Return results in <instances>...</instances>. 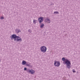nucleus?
Listing matches in <instances>:
<instances>
[{"mask_svg":"<svg viewBox=\"0 0 80 80\" xmlns=\"http://www.w3.org/2000/svg\"><path fill=\"white\" fill-rule=\"evenodd\" d=\"M28 32H31V30L28 29Z\"/></svg>","mask_w":80,"mask_h":80,"instance_id":"a211bd4d","label":"nucleus"},{"mask_svg":"<svg viewBox=\"0 0 80 80\" xmlns=\"http://www.w3.org/2000/svg\"><path fill=\"white\" fill-rule=\"evenodd\" d=\"M26 66H27L28 67H30V63L27 62L26 64Z\"/></svg>","mask_w":80,"mask_h":80,"instance_id":"9b49d317","label":"nucleus"},{"mask_svg":"<svg viewBox=\"0 0 80 80\" xmlns=\"http://www.w3.org/2000/svg\"><path fill=\"white\" fill-rule=\"evenodd\" d=\"M62 61H64L63 62V64L64 65H65V64H66L67 68L69 69L71 68V63L70 62V61L67 59H65V58H62Z\"/></svg>","mask_w":80,"mask_h":80,"instance_id":"f257e3e1","label":"nucleus"},{"mask_svg":"<svg viewBox=\"0 0 80 80\" xmlns=\"http://www.w3.org/2000/svg\"><path fill=\"white\" fill-rule=\"evenodd\" d=\"M24 70H25V71H26V70H27V68H24Z\"/></svg>","mask_w":80,"mask_h":80,"instance_id":"f3484780","label":"nucleus"},{"mask_svg":"<svg viewBox=\"0 0 80 80\" xmlns=\"http://www.w3.org/2000/svg\"><path fill=\"white\" fill-rule=\"evenodd\" d=\"M72 72H73V73H76V71H75L74 69L72 70Z\"/></svg>","mask_w":80,"mask_h":80,"instance_id":"2eb2a0df","label":"nucleus"},{"mask_svg":"<svg viewBox=\"0 0 80 80\" xmlns=\"http://www.w3.org/2000/svg\"><path fill=\"white\" fill-rule=\"evenodd\" d=\"M16 32H17V33H18L19 32H21V31H20V29H17L16 30Z\"/></svg>","mask_w":80,"mask_h":80,"instance_id":"9d476101","label":"nucleus"},{"mask_svg":"<svg viewBox=\"0 0 80 80\" xmlns=\"http://www.w3.org/2000/svg\"><path fill=\"white\" fill-rule=\"evenodd\" d=\"M14 42H21L22 41V38H20V37H19V36H18L17 38L15 39H14Z\"/></svg>","mask_w":80,"mask_h":80,"instance_id":"7ed1b4c3","label":"nucleus"},{"mask_svg":"<svg viewBox=\"0 0 80 80\" xmlns=\"http://www.w3.org/2000/svg\"><path fill=\"white\" fill-rule=\"evenodd\" d=\"M1 62V61L0 60V63Z\"/></svg>","mask_w":80,"mask_h":80,"instance_id":"6ab92c4d","label":"nucleus"},{"mask_svg":"<svg viewBox=\"0 0 80 80\" xmlns=\"http://www.w3.org/2000/svg\"><path fill=\"white\" fill-rule=\"evenodd\" d=\"M18 37V36H17V35L15 34H13L12 35V36H11L10 38H11V40H13V38L14 40H15V39H16Z\"/></svg>","mask_w":80,"mask_h":80,"instance_id":"0eeeda50","label":"nucleus"},{"mask_svg":"<svg viewBox=\"0 0 80 80\" xmlns=\"http://www.w3.org/2000/svg\"><path fill=\"white\" fill-rule=\"evenodd\" d=\"M37 20L34 19L33 20V23L34 24H36L37 23Z\"/></svg>","mask_w":80,"mask_h":80,"instance_id":"ddd939ff","label":"nucleus"},{"mask_svg":"<svg viewBox=\"0 0 80 80\" xmlns=\"http://www.w3.org/2000/svg\"><path fill=\"white\" fill-rule=\"evenodd\" d=\"M27 72L28 73L29 72L30 73L32 74V75H33L34 73H35V71L33 70H30L29 69H27Z\"/></svg>","mask_w":80,"mask_h":80,"instance_id":"39448f33","label":"nucleus"},{"mask_svg":"<svg viewBox=\"0 0 80 80\" xmlns=\"http://www.w3.org/2000/svg\"><path fill=\"white\" fill-rule=\"evenodd\" d=\"M22 65H26V63H27V62H26L25 61H22Z\"/></svg>","mask_w":80,"mask_h":80,"instance_id":"1a4fd4ad","label":"nucleus"},{"mask_svg":"<svg viewBox=\"0 0 80 80\" xmlns=\"http://www.w3.org/2000/svg\"><path fill=\"white\" fill-rule=\"evenodd\" d=\"M44 26H45V25H44V24L42 23L41 24L40 27L41 28H43V27H44Z\"/></svg>","mask_w":80,"mask_h":80,"instance_id":"f8f14e48","label":"nucleus"},{"mask_svg":"<svg viewBox=\"0 0 80 80\" xmlns=\"http://www.w3.org/2000/svg\"><path fill=\"white\" fill-rule=\"evenodd\" d=\"M40 50L42 52L45 53L47 52V47L45 46H42L40 47Z\"/></svg>","mask_w":80,"mask_h":80,"instance_id":"f03ea898","label":"nucleus"},{"mask_svg":"<svg viewBox=\"0 0 80 80\" xmlns=\"http://www.w3.org/2000/svg\"><path fill=\"white\" fill-rule=\"evenodd\" d=\"M54 66L58 67H59L60 65V62L59 61H55L54 62Z\"/></svg>","mask_w":80,"mask_h":80,"instance_id":"20e7f679","label":"nucleus"},{"mask_svg":"<svg viewBox=\"0 0 80 80\" xmlns=\"http://www.w3.org/2000/svg\"><path fill=\"white\" fill-rule=\"evenodd\" d=\"M43 21V17H40L38 19V22H39V23H41Z\"/></svg>","mask_w":80,"mask_h":80,"instance_id":"423d86ee","label":"nucleus"},{"mask_svg":"<svg viewBox=\"0 0 80 80\" xmlns=\"http://www.w3.org/2000/svg\"><path fill=\"white\" fill-rule=\"evenodd\" d=\"M45 22H46L48 23H50L51 21L50 19L48 18H47L46 19H45Z\"/></svg>","mask_w":80,"mask_h":80,"instance_id":"6e6552de","label":"nucleus"},{"mask_svg":"<svg viewBox=\"0 0 80 80\" xmlns=\"http://www.w3.org/2000/svg\"><path fill=\"white\" fill-rule=\"evenodd\" d=\"M54 14H59V12L57 11H55L54 12Z\"/></svg>","mask_w":80,"mask_h":80,"instance_id":"4468645a","label":"nucleus"},{"mask_svg":"<svg viewBox=\"0 0 80 80\" xmlns=\"http://www.w3.org/2000/svg\"><path fill=\"white\" fill-rule=\"evenodd\" d=\"M1 19L2 20L4 19V18H3V17H1Z\"/></svg>","mask_w":80,"mask_h":80,"instance_id":"dca6fc26","label":"nucleus"}]
</instances>
